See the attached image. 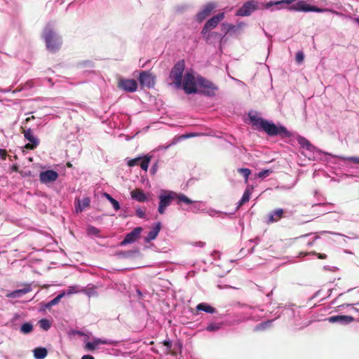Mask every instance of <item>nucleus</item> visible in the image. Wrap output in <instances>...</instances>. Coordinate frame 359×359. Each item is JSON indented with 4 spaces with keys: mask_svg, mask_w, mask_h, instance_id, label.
<instances>
[{
    "mask_svg": "<svg viewBox=\"0 0 359 359\" xmlns=\"http://www.w3.org/2000/svg\"><path fill=\"white\" fill-rule=\"evenodd\" d=\"M277 6L278 8H287L289 10L295 11H302V12H317V13H324L326 11H330L332 13H334L337 15L339 13L338 12L334 11L327 8H320L316 6H311L306 3V1L301 0L297 1L296 0H280L278 1H269L266 4V8H269L271 6Z\"/></svg>",
    "mask_w": 359,
    "mask_h": 359,
    "instance_id": "obj_1",
    "label": "nucleus"
},
{
    "mask_svg": "<svg viewBox=\"0 0 359 359\" xmlns=\"http://www.w3.org/2000/svg\"><path fill=\"white\" fill-rule=\"evenodd\" d=\"M249 118L253 126L257 129H262L270 136L280 135L288 137L291 133L284 126L278 127L273 123L269 122L255 114H249Z\"/></svg>",
    "mask_w": 359,
    "mask_h": 359,
    "instance_id": "obj_2",
    "label": "nucleus"
},
{
    "mask_svg": "<svg viewBox=\"0 0 359 359\" xmlns=\"http://www.w3.org/2000/svg\"><path fill=\"white\" fill-rule=\"evenodd\" d=\"M43 38L49 51L55 53L60 50L62 39L52 29L46 27L43 33Z\"/></svg>",
    "mask_w": 359,
    "mask_h": 359,
    "instance_id": "obj_3",
    "label": "nucleus"
},
{
    "mask_svg": "<svg viewBox=\"0 0 359 359\" xmlns=\"http://www.w3.org/2000/svg\"><path fill=\"white\" fill-rule=\"evenodd\" d=\"M198 92L206 96L213 97L218 90V87L211 81L205 79L201 76H197Z\"/></svg>",
    "mask_w": 359,
    "mask_h": 359,
    "instance_id": "obj_4",
    "label": "nucleus"
},
{
    "mask_svg": "<svg viewBox=\"0 0 359 359\" xmlns=\"http://www.w3.org/2000/svg\"><path fill=\"white\" fill-rule=\"evenodd\" d=\"M185 69V62L180 60L176 62L172 68L170 74V79L172 81L176 88L182 87V79Z\"/></svg>",
    "mask_w": 359,
    "mask_h": 359,
    "instance_id": "obj_5",
    "label": "nucleus"
},
{
    "mask_svg": "<svg viewBox=\"0 0 359 359\" xmlns=\"http://www.w3.org/2000/svg\"><path fill=\"white\" fill-rule=\"evenodd\" d=\"M182 87L187 94H194L198 93L197 77H195L191 72H187L184 76Z\"/></svg>",
    "mask_w": 359,
    "mask_h": 359,
    "instance_id": "obj_6",
    "label": "nucleus"
},
{
    "mask_svg": "<svg viewBox=\"0 0 359 359\" xmlns=\"http://www.w3.org/2000/svg\"><path fill=\"white\" fill-rule=\"evenodd\" d=\"M20 131L23 134L25 139L29 141V143L25 145V148L29 150L36 149L40 142L39 140L34 136L32 128L28 127L27 125L24 124L20 127Z\"/></svg>",
    "mask_w": 359,
    "mask_h": 359,
    "instance_id": "obj_7",
    "label": "nucleus"
},
{
    "mask_svg": "<svg viewBox=\"0 0 359 359\" xmlns=\"http://www.w3.org/2000/svg\"><path fill=\"white\" fill-rule=\"evenodd\" d=\"M176 198V193L173 191H168L165 195L159 196V205L158 211L160 214L163 215L168 206L171 204L172 201H175Z\"/></svg>",
    "mask_w": 359,
    "mask_h": 359,
    "instance_id": "obj_8",
    "label": "nucleus"
},
{
    "mask_svg": "<svg viewBox=\"0 0 359 359\" xmlns=\"http://www.w3.org/2000/svg\"><path fill=\"white\" fill-rule=\"evenodd\" d=\"M224 18V13H219L214 15L212 18L209 19L205 22V24L201 31V34H208V31H210L212 29L215 28Z\"/></svg>",
    "mask_w": 359,
    "mask_h": 359,
    "instance_id": "obj_9",
    "label": "nucleus"
},
{
    "mask_svg": "<svg viewBox=\"0 0 359 359\" xmlns=\"http://www.w3.org/2000/svg\"><path fill=\"white\" fill-rule=\"evenodd\" d=\"M151 159V156L146 155L143 157H137V158H135L133 159H130L128 161L127 164L129 167H133V166L137 165L139 163V162L140 161V165L141 168L143 170L147 171L148 170Z\"/></svg>",
    "mask_w": 359,
    "mask_h": 359,
    "instance_id": "obj_10",
    "label": "nucleus"
},
{
    "mask_svg": "<svg viewBox=\"0 0 359 359\" xmlns=\"http://www.w3.org/2000/svg\"><path fill=\"white\" fill-rule=\"evenodd\" d=\"M118 88L126 92L133 93L137 89V83L135 79H121L118 82Z\"/></svg>",
    "mask_w": 359,
    "mask_h": 359,
    "instance_id": "obj_11",
    "label": "nucleus"
},
{
    "mask_svg": "<svg viewBox=\"0 0 359 359\" xmlns=\"http://www.w3.org/2000/svg\"><path fill=\"white\" fill-rule=\"evenodd\" d=\"M155 77L149 72L144 71L140 74L139 81L142 86L152 88L154 86Z\"/></svg>",
    "mask_w": 359,
    "mask_h": 359,
    "instance_id": "obj_12",
    "label": "nucleus"
},
{
    "mask_svg": "<svg viewBox=\"0 0 359 359\" xmlns=\"http://www.w3.org/2000/svg\"><path fill=\"white\" fill-rule=\"evenodd\" d=\"M57 178L58 173L52 170L41 172L39 175L40 182L43 184L55 182Z\"/></svg>",
    "mask_w": 359,
    "mask_h": 359,
    "instance_id": "obj_13",
    "label": "nucleus"
},
{
    "mask_svg": "<svg viewBox=\"0 0 359 359\" xmlns=\"http://www.w3.org/2000/svg\"><path fill=\"white\" fill-rule=\"evenodd\" d=\"M142 231V227H136L131 232L126 234L125 238L121 242V245H126L134 243L139 237Z\"/></svg>",
    "mask_w": 359,
    "mask_h": 359,
    "instance_id": "obj_14",
    "label": "nucleus"
},
{
    "mask_svg": "<svg viewBox=\"0 0 359 359\" xmlns=\"http://www.w3.org/2000/svg\"><path fill=\"white\" fill-rule=\"evenodd\" d=\"M256 10V4L253 1H248L244 4L236 12L237 16L250 15Z\"/></svg>",
    "mask_w": 359,
    "mask_h": 359,
    "instance_id": "obj_15",
    "label": "nucleus"
},
{
    "mask_svg": "<svg viewBox=\"0 0 359 359\" xmlns=\"http://www.w3.org/2000/svg\"><path fill=\"white\" fill-rule=\"evenodd\" d=\"M285 210L282 208H278L271 211L267 216L266 222L267 224H271L277 222L280 219L285 217Z\"/></svg>",
    "mask_w": 359,
    "mask_h": 359,
    "instance_id": "obj_16",
    "label": "nucleus"
},
{
    "mask_svg": "<svg viewBox=\"0 0 359 359\" xmlns=\"http://www.w3.org/2000/svg\"><path fill=\"white\" fill-rule=\"evenodd\" d=\"M215 8V5L213 3H208L205 5L203 9L196 15L197 20L200 22L204 20L210 15Z\"/></svg>",
    "mask_w": 359,
    "mask_h": 359,
    "instance_id": "obj_17",
    "label": "nucleus"
},
{
    "mask_svg": "<svg viewBox=\"0 0 359 359\" xmlns=\"http://www.w3.org/2000/svg\"><path fill=\"white\" fill-rule=\"evenodd\" d=\"M354 320L353 317L349 316H333L328 318L330 323H349Z\"/></svg>",
    "mask_w": 359,
    "mask_h": 359,
    "instance_id": "obj_18",
    "label": "nucleus"
},
{
    "mask_svg": "<svg viewBox=\"0 0 359 359\" xmlns=\"http://www.w3.org/2000/svg\"><path fill=\"white\" fill-rule=\"evenodd\" d=\"M131 198L138 202H144L147 197L144 191L140 189H135L130 192Z\"/></svg>",
    "mask_w": 359,
    "mask_h": 359,
    "instance_id": "obj_19",
    "label": "nucleus"
},
{
    "mask_svg": "<svg viewBox=\"0 0 359 359\" xmlns=\"http://www.w3.org/2000/svg\"><path fill=\"white\" fill-rule=\"evenodd\" d=\"M203 35L205 36V41L208 43H213L216 41L221 40L223 38V36L217 32L208 31V34Z\"/></svg>",
    "mask_w": 359,
    "mask_h": 359,
    "instance_id": "obj_20",
    "label": "nucleus"
},
{
    "mask_svg": "<svg viewBox=\"0 0 359 359\" xmlns=\"http://www.w3.org/2000/svg\"><path fill=\"white\" fill-rule=\"evenodd\" d=\"M31 291L30 286H27L23 289L15 290L12 292L8 293L6 296L10 298H18L22 295L25 294Z\"/></svg>",
    "mask_w": 359,
    "mask_h": 359,
    "instance_id": "obj_21",
    "label": "nucleus"
},
{
    "mask_svg": "<svg viewBox=\"0 0 359 359\" xmlns=\"http://www.w3.org/2000/svg\"><path fill=\"white\" fill-rule=\"evenodd\" d=\"M107 344L106 341L102 340L100 339H96L93 341H88L85 345V349L87 351H94L99 344Z\"/></svg>",
    "mask_w": 359,
    "mask_h": 359,
    "instance_id": "obj_22",
    "label": "nucleus"
},
{
    "mask_svg": "<svg viewBox=\"0 0 359 359\" xmlns=\"http://www.w3.org/2000/svg\"><path fill=\"white\" fill-rule=\"evenodd\" d=\"M160 229H161V224L158 223L157 225L156 226V227L152 229L148 233L147 236L145 238L146 242H149L152 240H154L157 237V236L160 231Z\"/></svg>",
    "mask_w": 359,
    "mask_h": 359,
    "instance_id": "obj_23",
    "label": "nucleus"
},
{
    "mask_svg": "<svg viewBox=\"0 0 359 359\" xmlns=\"http://www.w3.org/2000/svg\"><path fill=\"white\" fill-rule=\"evenodd\" d=\"M48 355V351L46 348L38 347L34 350V355L36 359H43Z\"/></svg>",
    "mask_w": 359,
    "mask_h": 359,
    "instance_id": "obj_24",
    "label": "nucleus"
},
{
    "mask_svg": "<svg viewBox=\"0 0 359 359\" xmlns=\"http://www.w3.org/2000/svg\"><path fill=\"white\" fill-rule=\"evenodd\" d=\"M90 200L88 197L83 198L81 201L78 200V206H76V212H82L85 208H88L90 205Z\"/></svg>",
    "mask_w": 359,
    "mask_h": 359,
    "instance_id": "obj_25",
    "label": "nucleus"
},
{
    "mask_svg": "<svg viewBox=\"0 0 359 359\" xmlns=\"http://www.w3.org/2000/svg\"><path fill=\"white\" fill-rule=\"evenodd\" d=\"M196 309L198 311H203L208 313H213L215 312V309L205 303H201L197 305Z\"/></svg>",
    "mask_w": 359,
    "mask_h": 359,
    "instance_id": "obj_26",
    "label": "nucleus"
},
{
    "mask_svg": "<svg viewBox=\"0 0 359 359\" xmlns=\"http://www.w3.org/2000/svg\"><path fill=\"white\" fill-rule=\"evenodd\" d=\"M299 144L302 147L309 150L312 151L314 147L311 144V142L305 137H301L298 140Z\"/></svg>",
    "mask_w": 359,
    "mask_h": 359,
    "instance_id": "obj_27",
    "label": "nucleus"
},
{
    "mask_svg": "<svg viewBox=\"0 0 359 359\" xmlns=\"http://www.w3.org/2000/svg\"><path fill=\"white\" fill-rule=\"evenodd\" d=\"M175 200L177 201V203L179 205H180L182 203H184L186 204H191L194 203V201H192L187 196H185L184 194H178L176 193Z\"/></svg>",
    "mask_w": 359,
    "mask_h": 359,
    "instance_id": "obj_28",
    "label": "nucleus"
},
{
    "mask_svg": "<svg viewBox=\"0 0 359 359\" xmlns=\"http://www.w3.org/2000/svg\"><path fill=\"white\" fill-rule=\"evenodd\" d=\"M250 195H251V192L250 191V190L249 189H246L244 191L243 195L241 199L239 201V202L238 203L237 208H239L243 204H245V203L248 202L249 200H250Z\"/></svg>",
    "mask_w": 359,
    "mask_h": 359,
    "instance_id": "obj_29",
    "label": "nucleus"
},
{
    "mask_svg": "<svg viewBox=\"0 0 359 359\" xmlns=\"http://www.w3.org/2000/svg\"><path fill=\"white\" fill-rule=\"evenodd\" d=\"M104 196L111 203L115 210H118L120 209L119 203L112 198L111 195L107 193H104Z\"/></svg>",
    "mask_w": 359,
    "mask_h": 359,
    "instance_id": "obj_30",
    "label": "nucleus"
},
{
    "mask_svg": "<svg viewBox=\"0 0 359 359\" xmlns=\"http://www.w3.org/2000/svg\"><path fill=\"white\" fill-rule=\"evenodd\" d=\"M65 292H62L60 294H59L56 297H55L53 299L50 300V302H48L46 305V307L49 309L52 306H54L55 304H57L60 301V299L65 296Z\"/></svg>",
    "mask_w": 359,
    "mask_h": 359,
    "instance_id": "obj_31",
    "label": "nucleus"
},
{
    "mask_svg": "<svg viewBox=\"0 0 359 359\" xmlns=\"http://www.w3.org/2000/svg\"><path fill=\"white\" fill-rule=\"evenodd\" d=\"M235 26L229 23H222L221 25V31L223 32L224 36H225L228 32L234 29Z\"/></svg>",
    "mask_w": 359,
    "mask_h": 359,
    "instance_id": "obj_32",
    "label": "nucleus"
},
{
    "mask_svg": "<svg viewBox=\"0 0 359 359\" xmlns=\"http://www.w3.org/2000/svg\"><path fill=\"white\" fill-rule=\"evenodd\" d=\"M33 330V326L29 323H25L20 327L21 332L24 334L30 333Z\"/></svg>",
    "mask_w": 359,
    "mask_h": 359,
    "instance_id": "obj_33",
    "label": "nucleus"
},
{
    "mask_svg": "<svg viewBox=\"0 0 359 359\" xmlns=\"http://www.w3.org/2000/svg\"><path fill=\"white\" fill-rule=\"evenodd\" d=\"M238 172L243 175L245 177V182L248 183V177L251 173V171L248 168H238Z\"/></svg>",
    "mask_w": 359,
    "mask_h": 359,
    "instance_id": "obj_34",
    "label": "nucleus"
},
{
    "mask_svg": "<svg viewBox=\"0 0 359 359\" xmlns=\"http://www.w3.org/2000/svg\"><path fill=\"white\" fill-rule=\"evenodd\" d=\"M39 324L40 327L44 330H48L50 327V321L45 318L40 320Z\"/></svg>",
    "mask_w": 359,
    "mask_h": 359,
    "instance_id": "obj_35",
    "label": "nucleus"
},
{
    "mask_svg": "<svg viewBox=\"0 0 359 359\" xmlns=\"http://www.w3.org/2000/svg\"><path fill=\"white\" fill-rule=\"evenodd\" d=\"M222 327L221 323H211L207 327V330L210 332H215Z\"/></svg>",
    "mask_w": 359,
    "mask_h": 359,
    "instance_id": "obj_36",
    "label": "nucleus"
},
{
    "mask_svg": "<svg viewBox=\"0 0 359 359\" xmlns=\"http://www.w3.org/2000/svg\"><path fill=\"white\" fill-rule=\"evenodd\" d=\"M273 172V171L271 169L264 170L259 172L257 175L259 178L263 179V178L268 177Z\"/></svg>",
    "mask_w": 359,
    "mask_h": 359,
    "instance_id": "obj_37",
    "label": "nucleus"
},
{
    "mask_svg": "<svg viewBox=\"0 0 359 359\" xmlns=\"http://www.w3.org/2000/svg\"><path fill=\"white\" fill-rule=\"evenodd\" d=\"M87 231L89 234H93V235H97L100 233V231L96 227H95L93 226H89L87 228Z\"/></svg>",
    "mask_w": 359,
    "mask_h": 359,
    "instance_id": "obj_38",
    "label": "nucleus"
},
{
    "mask_svg": "<svg viewBox=\"0 0 359 359\" xmlns=\"http://www.w3.org/2000/svg\"><path fill=\"white\" fill-rule=\"evenodd\" d=\"M295 59H296L297 62L301 63L304 59V55L303 52H302V51L298 52L296 55Z\"/></svg>",
    "mask_w": 359,
    "mask_h": 359,
    "instance_id": "obj_39",
    "label": "nucleus"
},
{
    "mask_svg": "<svg viewBox=\"0 0 359 359\" xmlns=\"http://www.w3.org/2000/svg\"><path fill=\"white\" fill-rule=\"evenodd\" d=\"M163 344L167 347V353H170L172 347L171 341L170 340H165L163 341Z\"/></svg>",
    "mask_w": 359,
    "mask_h": 359,
    "instance_id": "obj_40",
    "label": "nucleus"
},
{
    "mask_svg": "<svg viewBox=\"0 0 359 359\" xmlns=\"http://www.w3.org/2000/svg\"><path fill=\"white\" fill-rule=\"evenodd\" d=\"M136 215L137 216H138L140 218H144L145 217V210H142V208H138L137 210H136Z\"/></svg>",
    "mask_w": 359,
    "mask_h": 359,
    "instance_id": "obj_41",
    "label": "nucleus"
},
{
    "mask_svg": "<svg viewBox=\"0 0 359 359\" xmlns=\"http://www.w3.org/2000/svg\"><path fill=\"white\" fill-rule=\"evenodd\" d=\"M7 151L6 149H0V158L2 160H6L7 157Z\"/></svg>",
    "mask_w": 359,
    "mask_h": 359,
    "instance_id": "obj_42",
    "label": "nucleus"
},
{
    "mask_svg": "<svg viewBox=\"0 0 359 359\" xmlns=\"http://www.w3.org/2000/svg\"><path fill=\"white\" fill-rule=\"evenodd\" d=\"M347 160L354 163L359 164V157H349L347 158Z\"/></svg>",
    "mask_w": 359,
    "mask_h": 359,
    "instance_id": "obj_43",
    "label": "nucleus"
},
{
    "mask_svg": "<svg viewBox=\"0 0 359 359\" xmlns=\"http://www.w3.org/2000/svg\"><path fill=\"white\" fill-rule=\"evenodd\" d=\"M314 254L318 257V259H325L327 258V255L325 254L316 253V252H314Z\"/></svg>",
    "mask_w": 359,
    "mask_h": 359,
    "instance_id": "obj_44",
    "label": "nucleus"
},
{
    "mask_svg": "<svg viewBox=\"0 0 359 359\" xmlns=\"http://www.w3.org/2000/svg\"><path fill=\"white\" fill-rule=\"evenodd\" d=\"M74 292H76V287L75 286H70V287H69V289H68V291H67V294H72Z\"/></svg>",
    "mask_w": 359,
    "mask_h": 359,
    "instance_id": "obj_45",
    "label": "nucleus"
},
{
    "mask_svg": "<svg viewBox=\"0 0 359 359\" xmlns=\"http://www.w3.org/2000/svg\"><path fill=\"white\" fill-rule=\"evenodd\" d=\"M81 359H95L93 356L90 355H85L82 356Z\"/></svg>",
    "mask_w": 359,
    "mask_h": 359,
    "instance_id": "obj_46",
    "label": "nucleus"
},
{
    "mask_svg": "<svg viewBox=\"0 0 359 359\" xmlns=\"http://www.w3.org/2000/svg\"><path fill=\"white\" fill-rule=\"evenodd\" d=\"M35 118L34 116H32L30 117H27L26 119H25V124H27V123L31 121V120H34Z\"/></svg>",
    "mask_w": 359,
    "mask_h": 359,
    "instance_id": "obj_47",
    "label": "nucleus"
},
{
    "mask_svg": "<svg viewBox=\"0 0 359 359\" xmlns=\"http://www.w3.org/2000/svg\"><path fill=\"white\" fill-rule=\"evenodd\" d=\"M12 171L18 172V166L17 165H13L11 167Z\"/></svg>",
    "mask_w": 359,
    "mask_h": 359,
    "instance_id": "obj_48",
    "label": "nucleus"
},
{
    "mask_svg": "<svg viewBox=\"0 0 359 359\" xmlns=\"http://www.w3.org/2000/svg\"><path fill=\"white\" fill-rule=\"evenodd\" d=\"M353 20L359 24V17L355 18Z\"/></svg>",
    "mask_w": 359,
    "mask_h": 359,
    "instance_id": "obj_49",
    "label": "nucleus"
},
{
    "mask_svg": "<svg viewBox=\"0 0 359 359\" xmlns=\"http://www.w3.org/2000/svg\"><path fill=\"white\" fill-rule=\"evenodd\" d=\"M67 166H68V167H72V164H71L70 163H67Z\"/></svg>",
    "mask_w": 359,
    "mask_h": 359,
    "instance_id": "obj_50",
    "label": "nucleus"
}]
</instances>
